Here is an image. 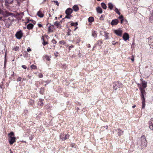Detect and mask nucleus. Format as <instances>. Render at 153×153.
Listing matches in <instances>:
<instances>
[{
    "instance_id": "nucleus-25",
    "label": "nucleus",
    "mask_w": 153,
    "mask_h": 153,
    "mask_svg": "<svg viewBox=\"0 0 153 153\" xmlns=\"http://www.w3.org/2000/svg\"><path fill=\"white\" fill-rule=\"evenodd\" d=\"M94 18L93 17L90 16L88 19V21L89 22L91 23L94 21Z\"/></svg>"
},
{
    "instance_id": "nucleus-44",
    "label": "nucleus",
    "mask_w": 153,
    "mask_h": 153,
    "mask_svg": "<svg viewBox=\"0 0 153 153\" xmlns=\"http://www.w3.org/2000/svg\"><path fill=\"white\" fill-rule=\"evenodd\" d=\"M68 31L67 32V35H68V36H69L71 34V33H70V32L71 31V30L70 29H68Z\"/></svg>"
},
{
    "instance_id": "nucleus-30",
    "label": "nucleus",
    "mask_w": 153,
    "mask_h": 153,
    "mask_svg": "<svg viewBox=\"0 0 153 153\" xmlns=\"http://www.w3.org/2000/svg\"><path fill=\"white\" fill-rule=\"evenodd\" d=\"M115 9L114 10L115 11L116 13L117 14H118L119 15H120L121 13H120L118 9H117L116 7H115Z\"/></svg>"
},
{
    "instance_id": "nucleus-22",
    "label": "nucleus",
    "mask_w": 153,
    "mask_h": 153,
    "mask_svg": "<svg viewBox=\"0 0 153 153\" xmlns=\"http://www.w3.org/2000/svg\"><path fill=\"white\" fill-rule=\"evenodd\" d=\"M108 8L110 9V10H111L113 9V8L114 7V5L111 3L110 2L108 4Z\"/></svg>"
},
{
    "instance_id": "nucleus-29",
    "label": "nucleus",
    "mask_w": 153,
    "mask_h": 153,
    "mask_svg": "<svg viewBox=\"0 0 153 153\" xmlns=\"http://www.w3.org/2000/svg\"><path fill=\"white\" fill-rule=\"evenodd\" d=\"M92 36L94 37L95 38L97 36V34L95 33V31L94 30L92 31Z\"/></svg>"
},
{
    "instance_id": "nucleus-15",
    "label": "nucleus",
    "mask_w": 153,
    "mask_h": 153,
    "mask_svg": "<svg viewBox=\"0 0 153 153\" xmlns=\"http://www.w3.org/2000/svg\"><path fill=\"white\" fill-rule=\"evenodd\" d=\"M44 100L42 99H40L38 102V105L39 106L42 107L43 105V101Z\"/></svg>"
},
{
    "instance_id": "nucleus-54",
    "label": "nucleus",
    "mask_w": 153,
    "mask_h": 153,
    "mask_svg": "<svg viewBox=\"0 0 153 153\" xmlns=\"http://www.w3.org/2000/svg\"><path fill=\"white\" fill-rule=\"evenodd\" d=\"M22 67L24 69H26L27 68V67L25 65H22Z\"/></svg>"
},
{
    "instance_id": "nucleus-58",
    "label": "nucleus",
    "mask_w": 153,
    "mask_h": 153,
    "mask_svg": "<svg viewBox=\"0 0 153 153\" xmlns=\"http://www.w3.org/2000/svg\"><path fill=\"white\" fill-rule=\"evenodd\" d=\"M58 54V52H56L55 53H54L55 56H58V55H57Z\"/></svg>"
},
{
    "instance_id": "nucleus-35",
    "label": "nucleus",
    "mask_w": 153,
    "mask_h": 153,
    "mask_svg": "<svg viewBox=\"0 0 153 153\" xmlns=\"http://www.w3.org/2000/svg\"><path fill=\"white\" fill-rule=\"evenodd\" d=\"M72 17V16L71 15H67L64 18L65 19L67 18L68 19H70L71 17Z\"/></svg>"
},
{
    "instance_id": "nucleus-10",
    "label": "nucleus",
    "mask_w": 153,
    "mask_h": 153,
    "mask_svg": "<svg viewBox=\"0 0 153 153\" xmlns=\"http://www.w3.org/2000/svg\"><path fill=\"white\" fill-rule=\"evenodd\" d=\"M119 22V20L117 19H115L112 20L111 24L112 26L116 25H117Z\"/></svg>"
},
{
    "instance_id": "nucleus-60",
    "label": "nucleus",
    "mask_w": 153,
    "mask_h": 153,
    "mask_svg": "<svg viewBox=\"0 0 153 153\" xmlns=\"http://www.w3.org/2000/svg\"><path fill=\"white\" fill-rule=\"evenodd\" d=\"M120 20V23L121 24H122L123 23V22L124 20V19H121Z\"/></svg>"
},
{
    "instance_id": "nucleus-46",
    "label": "nucleus",
    "mask_w": 153,
    "mask_h": 153,
    "mask_svg": "<svg viewBox=\"0 0 153 153\" xmlns=\"http://www.w3.org/2000/svg\"><path fill=\"white\" fill-rule=\"evenodd\" d=\"M52 42L53 44H56L57 43L56 41L54 39H53L52 41Z\"/></svg>"
},
{
    "instance_id": "nucleus-64",
    "label": "nucleus",
    "mask_w": 153,
    "mask_h": 153,
    "mask_svg": "<svg viewBox=\"0 0 153 153\" xmlns=\"http://www.w3.org/2000/svg\"><path fill=\"white\" fill-rule=\"evenodd\" d=\"M62 17V15H60V17L58 18V19H59L61 18Z\"/></svg>"
},
{
    "instance_id": "nucleus-12",
    "label": "nucleus",
    "mask_w": 153,
    "mask_h": 153,
    "mask_svg": "<svg viewBox=\"0 0 153 153\" xmlns=\"http://www.w3.org/2000/svg\"><path fill=\"white\" fill-rule=\"evenodd\" d=\"M3 21L5 22V25L6 27L7 28H9L10 25L12 24V21L10 22L8 21V20L6 21L4 20Z\"/></svg>"
},
{
    "instance_id": "nucleus-21",
    "label": "nucleus",
    "mask_w": 153,
    "mask_h": 153,
    "mask_svg": "<svg viewBox=\"0 0 153 153\" xmlns=\"http://www.w3.org/2000/svg\"><path fill=\"white\" fill-rule=\"evenodd\" d=\"M79 7L77 5H75L73 7V9L75 12H76L79 10Z\"/></svg>"
},
{
    "instance_id": "nucleus-37",
    "label": "nucleus",
    "mask_w": 153,
    "mask_h": 153,
    "mask_svg": "<svg viewBox=\"0 0 153 153\" xmlns=\"http://www.w3.org/2000/svg\"><path fill=\"white\" fill-rule=\"evenodd\" d=\"M42 43L43 45L45 46L46 44H47L48 43L47 42H45V40H44V39H43V41Z\"/></svg>"
},
{
    "instance_id": "nucleus-61",
    "label": "nucleus",
    "mask_w": 153,
    "mask_h": 153,
    "mask_svg": "<svg viewBox=\"0 0 153 153\" xmlns=\"http://www.w3.org/2000/svg\"><path fill=\"white\" fill-rule=\"evenodd\" d=\"M33 137L31 136V137H29V139L30 140H32V139H33Z\"/></svg>"
},
{
    "instance_id": "nucleus-48",
    "label": "nucleus",
    "mask_w": 153,
    "mask_h": 153,
    "mask_svg": "<svg viewBox=\"0 0 153 153\" xmlns=\"http://www.w3.org/2000/svg\"><path fill=\"white\" fill-rule=\"evenodd\" d=\"M131 60L132 61V62H133L134 61V56L132 55L131 56Z\"/></svg>"
},
{
    "instance_id": "nucleus-41",
    "label": "nucleus",
    "mask_w": 153,
    "mask_h": 153,
    "mask_svg": "<svg viewBox=\"0 0 153 153\" xmlns=\"http://www.w3.org/2000/svg\"><path fill=\"white\" fill-rule=\"evenodd\" d=\"M51 26H49L48 27V32H50L51 31L52 32L53 31L52 30H51Z\"/></svg>"
},
{
    "instance_id": "nucleus-52",
    "label": "nucleus",
    "mask_w": 153,
    "mask_h": 153,
    "mask_svg": "<svg viewBox=\"0 0 153 153\" xmlns=\"http://www.w3.org/2000/svg\"><path fill=\"white\" fill-rule=\"evenodd\" d=\"M37 25L39 27H42V25H41V24H39V23H38Z\"/></svg>"
},
{
    "instance_id": "nucleus-43",
    "label": "nucleus",
    "mask_w": 153,
    "mask_h": 153,
    "mask_svg": "<svg viewBox=\"0 0 153 153\" xmlns=\"http://www.w3.org/2000/svg\"><path fill=\"white\" fill-rule=\"evenodd\" d=\"M105 16L104 15H102L100 18V19L101 20H103L104 19L103 18Z\"/></svg>"
},
{
    "instance_id": "nucleus-39",
    "label": "nucleus",
    "mask_w": 153,
    "mask_h": 153,
    "mask_svg": "<svg viewBox=\"0 0 153 153\" xmlns=\"http://www.w3.org/2000/svg\"><path fill=\"white\" fill-rule=\"evenodd\" d=\"M120 16L118 17V18L120 20L123 19V16L122 15H120Z\"/></svg>"
},
{
    "instance_id": "nucleus-31",
    "label": "nucleus",
    "mask_w": 153,
    "mask_h": 153,
    "mask_svg": "<svg viewBox=\"0 0 153 153\" xmlns=\"http://www.w3.org/2000/svg\"><path fill=\"white\" fill-rule=\"evenodd\" d=\"M105 33V39H108V36L109 33H108L104 32Z\"/></svg>"
},
{
    "instance_id": "nucleus-4",
    "label": "nucleus",
    "mask_w": 153,
    "mask_h": 153,
    "mask_svg": "<svg viewBox=\"0 0 153 153\" xmlns=\"http://www.w3.org/2000/svg\"><path fill=\"white\" fill-rule=\"evenodd\" d=\"M113 86L114 89L116 90L118 88L122 87V84L120 82L117 81L113 83Z\"/></svg>"
},
{
    "instance_id": "nucleus-33",
    "label": "nucleus",
    "mask_w": 153,
    "mask_h": 153,
    "mask_svg": "<svg viewBox=\"0 0 153 153\" xmlns=\"http://www.w3.org/2000/svg\"><path fill=\"white\" fill-rule=\"evenodd\" d=\"M34 101L33 100H30V101L29 102V104L30 105H32L34 103Z\"/></svg>"
},
{
    "instance_id": "nucleus-14",
    "label": "nucleus",
    "mask_w": 153,
    "mask_h": 153,
    "mask_svg": "<svg viewBox=\"0 0 153 153\" xmlns=\"http://www.w3.org/2000/svg\"><path fill=\"white\" fill-rule=\"evenodd\" d=\"M149 128L151 129L152 130H153V118H152L150 119L149 122Z\"/></svg>"
},
{
    "instance_id": "nucleus-13",
    "label": "nucleus",
    "mask_w": 153,
    "mask_h": 153,
    "mask_svg": "<svg viewBox=\"0 0 153 153\" xmlns=\"http://www.w3.org/2000/svg\"><path fill=\"white\" fill-rule=\"evenodd\" d=\"M148 39L149 44L153 46V36H150Z\"/></svg>"
},
{
    "instance_id": "nucleus-45",
    "label": "nucleus",
    "mask_w": 153,
    "mask_h": 153,
    "mask_svg": "<svg viewBox=\"0 0 153 153\" xmlns=\"http://www.w3.org/2000/svg\"><path fill=\"white\" fill-rule=\"evenodd\" d=\"M53 2H54L55 3L56 5L58 6L59 5V3L57 1H53Z\"/></svg>"
},
{
    "instance_id": "nucleus-42",
    "label": "nucleus",
    "mask_w": 153,
    "mask_h": 153,
    "mask_svg": "<svg viewBox=\"0 0 153 153\" xmlns=\"http://www.w3.org/2000/svg\"><path fill=\"white\" fill-rule=\"evenodd\" d=\"M6 54H5V55L4 61V65H6V62H7V59H6Z\"/></svg>"
},
{
    "instance_id": "nucleus-49",
    "label": "nucleus",
    "mask_w": 153,
    "mask_h": 153,
    "mask_svg": "<svg viewBox=\"0 0 153 153\" xmlns=\"http://www.w3.org/2000/svg\"><path fill=\"white\" fill-rule=\"evenodd\" d=\"M65 18H63L62 19V20L59 22H60V24L62 23V22H64V21H65Z\"/></svg>"
},
{
    "instance_id": "nucleus-17",
    "label": "nucleus",
    "mask_w": 153,
    "mask_h": 153,
    "mask_svg": "<svg viewBox=\"0 0 153 153\" xmlns=\"http://www.w3.org/2000/svg\"><path fill=\"white\" fill-rule=\"evenodd\" d=\"M37 15L40 18H42L44 16V15L42 13L40 10H39L37 12Z\"/></svg>"
},
{
    "instance_id": "nucleus-19",
    "label": "nucleus",
    "mask_w": 153,
    "mask_h": 153,
    "mask_svg": "<svg viewBox=\"0 0 153 153\" xmlns=\"http://www.w3.org/2000/svg\"><path fill=\"white\" fill-rule=\"evenodd\" d=\"M54 25H56L57 26V28H61L62 27V26L60 23V22H58L57 21L54 22Z\"/></svg>"
},
{
    "instance_id": "nucleus-3",
    "label": "nucleus",
    "mask_w": 153,
    "mask_h": 153,
    "mask_svg": "<svg viewBox=\"0 0 153 153\" xmlns=\"http://www.w3.org/2000/svg\"><path fill=\"white\" fill-rule=\"evenodd\" d=\"M137 143L138 145L140 146L142 148L146 147L147 145V142L145 136L142 135L140 139L137 142Z\"/></svg>"
},
{
    "instance_id": "nucleus-26",
    "label": "nucleus",
    "mask_w": 153,
    "mask_h": 153,
    "mask_svg": "<svg viewBox=\"0 0 153 153\" xmlns=\"http://www.w3.org/2000/svg\"><path fill=\"white\" fill-rule=\"evenodd\" d=\"M103 42L102 40H98L97 42V43L95 44V45L96 46V45H98L100 46H101V45L102 43Z\"/></svg>"
},
{
    "instance_id": "nucleus-2",
    "label": "nucleus",
    "mask_w": 153,
    "mask_h": 153,
    "mask_svg": "<svg viewBox=\"0 0 153 153\" xmlns=\"http://www.w3.org/2000/svg\"><path fill=\"white\" fill-rule=\"evenodd\" d=\"M0 14H1L4 17L10 16L7 19H5L4 20L7 21H8L13 22V17L15 16V15L12 13H10L5 10H3L0 9Z\"/></svg>"
},
{
    "instance_id": "nucleus-11",
    "label": "nucleus",
    "mask_w": 153,
    "mask_h": 153,
    "mask_svg": "<svg viewBox=\"0 0 153 153\" xmlns=\"http://www.w3.org/2000/svg\"><path fill=\"white\" fill-rule=\"evenodd\" d=\"M73 10L71 8H68L65 11V13L66 15H71L72 13Z\"/></svg>"
},
{
    "instance_id": "nucleus-24",
    "label": "nucleus",
    "mask_w": 153,
    "mask_h": 153,
    "mask_svg": "<svg viewBox=\"0 0 153 153\" xmlns=\"http://www.w3.org/2000/svg\"><path fill=\"white\" fill-rule=\"evenodd\" d=\"M101 5L102 8L104 9H106L107 8V6L106 4L104 2H102L101 4Z\"/></svg>"
},
{
    "instance_id": "nucleus-56",
    "label": "nucleus",
    "mask_w": 153,
    "mask_h": 153,
    "mask_svg": "<svg viewBox=\"0 0 153 153\" xmlns=\"http://www.w3.org/2000/svg\"><path fill=\"white\" fill-rule=\"evenodd\" d=\"M43 75L42 74H41L39 75V77H40V78H42L43 77Z\"/></svg>"
},
{
    "instance_id": "nucleus-20",
    "label": "nucleus",
    "mask_w": 153,
    "mask_h": 153,
    "mask_svg": "<svg viewBox=\"0 0 153 153\" xmlns=\"http://www.w3.org/2000/svg\"><path fill=\"white\" fill-rule=\"evenodd\" d=\"M115 131L117 133H118L119 134L118 135L120 136L123 134V131L121 130H120V129H117L115 130Z\"/></svg>"
},
{
    "instance_id": "nucleus-50",
    "label": "nucleus",
    "mask_w": 153,
    "mask_h": 153,
    "mask_svg": "<svg viewBox=\"0 0 153 153\" xmlns=\"http://www.w3.org/2000/svg\"><path fill=\"white\" fill-rule=\"evenodd\" d=\"M31 51V49L30 48H28L27 49V51L28 52H29L30 51Z\"/></svg>"
},
{
    "instance_id": "nucleus-38",
    "label": "nucleus",
    "mask_w": 153,
    "mask_h": 153,
    "mask_svg": "<svg viewBox=\"0 0 153 153\" xmlns=\"http://www.w3.org/2000/svg\"><path fill=\"white\" fill-rule=\"evenodd\" d=\"M45 58L46 60H47L48 61H49L50 60V58L49 57V56H47V55H46L45 56Z\"/></svg>"
},
{
    "instance_id": "nucleus-62",
    "label": "nucleus",
    "mask_w": 153,
    "mask_h": 153,
    "mask_svg": "<svg viewBox=\"0 0 153 153\" xmlns=\"http://www.w3.org/2000/svg\"><path fill=\"white\" fill-rule=\"evenodd\" d=\"M76 104L78 105H81V104H80V103L79 102H77V103H76Z\"/></svg>"
},
{
    "instance_id": "nucleus-59",
    "label": "nucleus",
    "mask_w": 153,
    "mask_h": 153,
    "mask_svg": "<svg viewBox=\"0 0 153 153\" xmlns=\"http://www.w3.org/2000/svg\"><path fill=\"white\" fill-rule=\"evenodd\" d=\"M117 42H115L114 41H113L112 42V44L113 45H115L117 43Z\"/></svg>"
},
{
    "instance_id": "nucleus-8",
    "label": "nucleus",
    "mask_w": 153,
    "mask_h": 153,
    "mask_svg": "<svg viewBox=\"0 0 153 153\" xmlns=\"http://www.w3.org/2000/svg\"><path fill=\"white\" fill-rule=\"evenodd\" d=\"M10 139L9 140V142L10 145H12L15 142L16 138L14 137L9 136Z\"/></svg>"
},
{
    "instance_id": "nucleus-9",
    "label": "nucleus",
    "mask_w": 153,
    "mask_h": 153,
    "mask_svg": "<svg viewBox=\"0 0 153 153\" xmlns=\"http://www.w3.org/2000/svg\"><path fill=\"white\" fill-rule=\"evenodd\" d=\"M123 40L125 41L128 40L129 38L128 33H125L123 35Z\"/></svg>"
},
{
    "instance_id": "nucleus-27",
    "label": "nucleus",
    "mask_w": 153,
    "mask_h": 153,
    "mask_svg": "<svg viewBox=\"0 0 153 153\" xmlns=\"http://www.w3.org/2000/svg\"><path fill=\"white\" fill-rule=\"evenodd\" d=\"M45 92V89L44 88H41L39 91V93L42 94H43Z\"/></svg>"
},
{
    "instance_id": "nucleus-53",
    "label": "nucleus",
    "mask_w": 153,
    "mask_h": 153,
    "mask_svg": "<svg viewBox=\"0 0 153 153\" xmlns=\"http://www.w3.org/2000/svg\"><path fill=\"white\" fill-rule=\"evenodd\" d=\"M31 21L35 25L36 23V22L35 21H34L33 20H32V19H31Z\"/></svg>"
},
{
    "instance_id": "nucleus-18",
    "label": "nucleus",
    "mask_w": 153,
    "mask_h": 153,
    "mask_svg": "<svg viewBox=\"0 0 153 153\" xmlns=\"http://www.w3.org/2000/svg\"><path fill=\"white\" fill-rule=\"evenodd\" d=\"M97 12L98 13H102V8L100 7H98L96 9Z\"/></svg>"
},
{
    "instance_id": "nucleus-28",
    "label": "nucleus",
    "mask_w": 153,
    "mask_h": 153,
    "mask_svg": "<svg viewBox=\"0 0 153 153\" xmlns=\"http://www.w3.org/2000/svg\"><path fill=\"white\" fill-rule=\"evenodd\" d=\"M71 26L76 27L78 25V22H72L71 24Z\"/></svg>"
},
{
    "instance_id": "nucleus-47",
    "label": "nucleus",
    "mask_w": 153,
    "mask_h": 153,
    "mask_svg": "<svg viewBox=\"0 0 153 153\" xmlns=\"http://www.w3.org/2000/svg\"><path fill=\"white\" fill-rule=\"evenodd\" d=\"M19 48V47L16 46L14 48V49L15 50V51H16L18 50Z\"/></svg>"
},
{
    "instance_id": "nucleus-1",
    "label": "nucleus",
    "mask_w": 153,
    "mask_h": 153,
    "mask_svg": "<svg viewBox=\"0 0 153 153\" xmlns=\"http://www.w3.org/2000/svg\"><path fill=\"white\" fill-rule=\"evenodd\" d=\"M142 87H140L139 89L141 92V97L142 100V109L144 108L145 106V100L144 95L146 94V92L144 88L147 86V82L145 81H142Z\"/></svg>"
},
{
    "instance_id": "nucleus-32",
    "label": "nucleus",
    "mask_w": 153,
    "mask_h": 153,
    "mask_svg": "<svg viewBox=\"0 0 153 153\" xmlns=\"http://www.w3.org/2000/svg\"><path fill=\"white\" fill-rule=\"evenodd\" d=\"M13 1V0H7L5 1V3L9 4L12 3Z\"/></svg>"
},
{
    "instance_id": "nucleus-55",
    "label": "nucleus",
    "mask_w": 153,
    "mask_h": 153,
    "mask_svg": "<svg viewBox=\"0 0 153 153\" xmlns=\"http://www.w3.org/2000/svg\"><path fill=\"white\" fill-rule=\"evenodd\" d=\"M21 78L20 77H19L18 79L17 80V82L21 81Z\"/></svg>"
},
{
    "instance_id": "nucleus-36",
    "label": "nucleus",
    "mask_w": 153,
    "mask_h": 153,
    "mask_svg": "<svg viewBox=\"0 0 153 153\" xmlns=\"http://www.w3.org/2000/svg\"><path fill=\"white\" fill-rule=\"evenodd\" d=\"M14 133L13 131H11V132H10V133L8 134L9 137L10 136H14Z\"/></svg>"
},
{
    "instance_id": "nucleus-57",
    "label": "nucleus",
    "mask_w": 153,
    "mask_h": 153,
    "mask_svg": "<svg viewBox=\"0 0 153 153\" xmlns=\"http://www.w3.org/2000/svg\"><path fill=\"white\" fill-rule=\"evenodd\" d=\"M74 47V46L73 45H71V46H70L69 47V50H71V49L72 48H73Z\"/></svg>"
},
{
    "instance_id": "nucleus-34",
    "label": "nucleus",
    "mask_w": 153,
    "mask_h": 153,
    "mask_svg": "<svg viewBox=\"0 0 153 153\" xmlns=\"http://www.w3.org/2000/svg\"><path fill=\"white\" fill-rule=\"evenodd\" d=\"M30 68L32 69H37V67L36 66L34 65H32L31 66Z\"/></svg>"
},
{
    "instance_id": "nucleus-40",
    "label": "nucleus",
    "mask_w": 153,
    "mask_h": 153,
    "mask_svg": "<svg viewBox=\"0 0 153 153\" xmlns=\"http://www.w3.org/2000/svg\"><path fill=\"white\" fill-rule=\"evenodd\" d=\"M59 43L60 44H63V45H64L65 44L66 42L64 41H59Z\"/></svg>"
},
{
    "instance_id": "nucleus-7",
    "label": "nucleus",
    "mask_w": 153,
    "mask_h": 153,
    "mask_svg": "<svg viewBox=\"0 0 153 153\" xmlns=\"http://www.w3.org/2000/svg\"><path fill=\"white\" fill-rule=\"evenodd\" d=\"M69 137V135L62 133L61 134L60 136V139L62 140H64L68 138Z\"/></svg>"
},
{
    "instance_id": "nucleus-6",
    "label": "nucleus",
    "mask_w": 153,
    "mask_h": 153,
    "mask_svg": "<svg viewBox=\"0 0 153 153\" xmlns=\"http://www.w3.org/2000/svg\"><path fill=\"white\" fill-rule=\"evenodd\" d=\"M114 32L117 35L121 36L122 35L123 31L120 28H119L117 29L114 30Z\"/></svg>"
},
{
    "instance_id": "nucleus-16",
    "label": "nucleus",
    "mask_w": 153,
    "mask_h": 153,
    "mask_svg": "<svg viewBox=\"0 0 153 153\" xmlns=\"http://www.w3.org/2000/svg\"><path fill=\"white\" fill-rule=\"evenodd\" d=\"M33 25L32 23H29L27 26V28L28 30H31L32 29L33 27Z\"/></svg>"
},
{
    "instance_id": "nucleus-5",
    "label": "nucleus",
    "mask_w": 153,
    "mask_h": 153,
    "mask_svg": "<svg viewBox=\"0 0 153 153\" xmlns=\"http://www.w3.org/2000/svg\"><path fill=\"white\" fill-rule=\"evenodd\" d=\"M23 34L22 31L21 30H19L16 32L15 36L17 39H20L23 36Z\"/></svg>"
},
{
    "instance_id": "nucleus-63",
    "label": "nucleus",
    "mask_w": 153,
    "mask_h": 153,
    "mask_svg": "<svg viewBox=\"0 0 153 153\" xmlns=\"http://www.w3.org/2000/svg\"><path fill=\"white\" fill-rule=\"evenodd\" d=\"M76 110H77V111H78L79 110V108H78V107H77V108H76Z\"/></svg>"
},
{
    "instance_id": "nucleus-23",
    "label": "nucleus",
    "mask_w": 153,
    "mask_h": 153,
    "mask_svg": "<svg viewBox=\"0 0 153 153\" xmlns=\"http://www.w3.org/2000/svg\"><path fill=\"white\" fill-rule=\"evenodd\" d=\"M151 16L150 17L149 21L152 23H153V10L152 12L151 13Z\"/></svg>"
},
{
    "instance_id": "nucleus-51",
    "label": "nucleus",
    "mask_w": 153,
    "mask_h": 153,
    "mask_svg": "<svg viewBox=\"0 0 153 153\" xmlns=\"http://www.w3.org/2000/svg\"><path fill=\"white\" fill-rule=\"evenodd\" d=\"M48 25H50V26H51H51L54 27V25H51V24L49 23L47 24L46 25L47 26H48Z\"/></svg>"
}]
</instances>
